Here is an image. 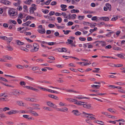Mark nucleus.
Masks as SVG:
<instances>
[{"mask_svg": "<svg viewBox=\"0 0 125 125\" xmlns=\"http://www.w3.org/2000/svg\"><path fill=\"white\" fill-rule=\"evenodd\" d=\"M57 20H58V22L60 23L62 21V18L60 17H58L57 18Z\"/></svg>", "mask_w": 125, "mask_h": 125, "instance_id": "obj_44", "label": "nucleus"}, {"mask_svg": "<svg viewBox=\"0 0 125 125\" xmlns=\"http://www.w3.org/2000/svg\"><path fill=\"white\" fill-rule=\"evenodd\" d=\"M7 59L8 60H12L13 59V58L12 57L7 55Z\"/></svg>", "mask_w": 125, "mask_h": 125, "instance_id": "obj_62", "label": "nucleus"}, {"mask_svg": "<svg viewBox=\"0 0 125 125\" xmlns=\"http://www.w3.org/2000/svg\"><path fill=\"white\" fill-rule=\"evenodd\" d=\"M108 65L111 67H115V64L112 63H109L108 64Z\"/></svg>", "mask_w": 125, "mask_h": 125, "instance_id": "obj_45", "label": "nucleus"}, {"mask_svg": "<svg viewBox=\"0 0 125 125\" xmlns=\"http://www.w3.org/2000/svg\"><path fill=\"white\" fill-rule=\"evenodd\" d=\"M83 106L84 108L89 109H91L90 108L92 107L91 104H84V103Z\"/></svg>", "mask_w": 125, "mask_h": 125, "instance_id": "obj_9", "label": "nucleus"}, {"mask_svg": "<svg viewBox=\"0 0 125 125\" xmlns=\"http://www.w3.org/2000/svg\"><path fill=\"white\" fill-rule=\"evenodd\" d=\"M9 22L10 23H12L14 24H16L17 23L16 22L15 20H9Z\"/></svg>", "mask_w": 125, "mask_h": 125, "instance_id": "obj_41", "label": "nucleus"}, {"mask_svg": "<svg viewBox=\"0 0 125 125\" xmlns=\"http://www.w3.org/2000/svg\"><path fill=\"white\" fill-rule=\"evenodd\" d=\"M84 114H85L88 115L86 116L87 118L88 119H90L91 120H94L96 119V118L92 116V115L94 116L93 115L91 114H89L86 113L85 112H83V113Z\"/></svg>", "mask_w": 125, "mask_h": 125, "instance_id": "obj_3", "label": "nucleus"}, {"mask_svg": "<svg viewBox=\"0 0 125 125\" xmlns=\"http://www.w3.org/2000/svg\"><path fill=\"white\" fill-rule=\"evenodd\" d=\"M0 38L3 40H6L7 39V37L5 36H0Z\"/></svg>", "mask_w": 125, "mask_h": 125, "instance_id": "obj_51", "label": "nucleus"}, {"mask_svg": "<svg viewBox=\"0 0 125 125\" xmlns=\"http://www.w3.org/2000/svg\"><path fill=\"white\" fill-rule=\"evenodd\" d=\"M16 42L17 44L19 45H23L24 44V43L22 42L19 40H16Z\"/></svg>", "mask_w": 125, "mask_h": 125, "instance_id": "obj_13", "label": "nucleus"}, {"mask_svg": "<svg viewBox=\"0 0 125 125\" xmlns=\"http://www.w3.org/2000/svg\"><path fill=\"white\" fill-rule=\"evenodd\" d=\"M43 108L44 110L48 111L51 110L50 108L47 107H43Z\"/></svg>", "mask_w": 125, "mask_h": 125, "instance_id": "obj_40", "label": "nucleus"}, {"mask_svg": "<svg viewBox=\"0 0 125 125\" xmlns=\"http://www.w3.org/2000/svg\"><path fill=\"white\" fill-rule=\"evenodd\" d=\"M20 92L17 90L14 91L13 93V94L15 95H17L19 94H20Z\"/></svg>", "mask_w": 125, "mask_h": 125, "instance_id": "obj_36", "label": "nucleus"}, {"mask_svg": "<svg viewBox=\"0 0 125 125\" xmlns=\"http://www.w3.org/2000/svg\"><path fill=\"white\" fill-rule=\"evenodd\" d=\"M79 11L78 10H75L74 9H73L71 10V12L72 13H78Z\"/></svg>", "mask_w": 125, "mask_h": 125, "instance_id": "obj_29", "label": "nucleus"}, {"mask_svg": "<svg viewBox=\"0 0 125 125\" xmlns=\"http://www.w3.org/2000/svg\"><path fill=\"white\" fill-rule=\"evenodd\" d=\"M48 27L50 28H54L55 27V25L54 24H50L48 25Z\"/></svg>", "mask_w": 125, "mask_h": 125, "instance_id": "obj_59", "label": "nucleus"}, {"mask_svg": "<svg viewBox=\"0 0 125 125\" xmlns=\"http://www.w3.org/2000/svg\"><path fill=\"white\" fill-rule=\"evenodd\" d=\"M34 49H31V52H36L37 51L39 48V47H34Z\"/></svg>", "mask_w": 125, "mask_h": 125, "instance_id": "obj_16", "label": "nucleus"}, {"mask_svg": "<svg viewBox=\"0 0 125 125\" xmlns=\"http://www.w3.org/2000/svg\"><path fill=\"white\" fill-rule=\"evenodd\" d=\"M60 7L62 8H65L67 7V6L65 5L61 4V5Z\"/></svg>", "mask_w": 125, "mask_h": 125, "instance_id": "obj_63", "label": "nucleus"}, {"mask_svg": "<svg viewBox=\"0 0 125 125\" xmlns=\"http://www.w3.org/2000/svg\"><path fill=\"white\" fill-rule=\"evenodd\" d=\"M83 24L84 25L86 26L90 25V24H91V23L89 22H86L85 21L83 22Z\"/></svg>", "mask_w": 125, "mask_h": 125, "instance_id": "obj_33", "label": "nucleus"}, {"mask_svg": "<svg viewBox=\"0 0 125 125\" xmlns=\"http://www.w3.org/2000/svg\"><path fill=\"white\" fill-rule=\"evenodd\" d=\"M20 49L21 50L25 51L26 52H28L29 51L28 49L23 47H21L20 48Z\"/></svg>", "mask_w": 125, "mask_h": 125, "instance_id": "obj_31", "label": "nucleus"}, {"mask_svg": "<svg viewBox=\"0 0 125 125\" xmlns=\"http://www.w3.org/2000/svg\"><path fill=\"white\" fill-rule=\"evenodd\" d=\"M38 88H39L40 89L42 90L43 91H47V90H48V89H46L40 86L38 87Z\"/></svg>", "mask_w": 125, "mask_h": 125, "instance_id": "obj_34", "label": "nucleus"}, {"mask_svg": "<svg viewBox=\"0 0 125 125\" xmlns=\"http://www.w3.org/2000/svg\"><path fill=\"white\" fill-rule=\"evenodd\" d=\"M123 66V65L122 64H118L115 65V67H121Z\"/></svg>", "mask_w": 125, "mask_h": 125, "instance_id": "obj_47", "label": "nucleus"}, {"mask_svg": "<svg viewBox=\"0 0 125 125\" xmlns=\"http://www.w3.org/2000/svg\"><path fill=\"white\" fill-rule=\"evenodd\" d=\"M34 15L35 16H38L39 17H41V16L40 14L38 12H35L34 13Z\"/></svg>", "mask_w": 125, "mask_h": 125, "instance_id": "obj_58", "label": "nucleus"}, {"mask_svg": "<svg viewBox=\"0 0 125 125\" xmlns=\"http://www.w3.org/2000/svg\"><path fill=\"white\" fill-rule=\"evenodd\" d=\"M54 14V12L53 11H51L50 12L49 14L50 16H51L53 15Z\"/></svg>", "mask_w": 125, "mask_h": 125, "instance_id": "obj_64", "label": "nucleus"}, {"mask_svg": "<svg viewBox=\"0 0 125 125\" xmlns=\"http://www.w3.org/2000/svg\"><path fill=\"white\" fill-rule=\"evenodd\" d=\"M90 91L91 92L98 93L99 90H90Z\"/></svg>", "mask_w": 125, "mask_h": 125, "instance_id": "obj_54", "label": "nucleus"}, {"mask_svg": "<svg viewBox=\"0 0 125 125\" xmlns=\"http://www.w3.org/2000/svg\"><path fill=\"white\" fill-rule=\"evenodd\" d=\"M51 1V0H47V1H46V2H45L44 3V4H45L46 5H48L49 4V3Z\"/></svg>", "mask_w": 125, "mask_h": 125, "instance_id": "obj_61", "label": "nucleus"}, {"mask_svg": "<svg viewBox=\"0 0 125 125\" xmlns=\"http://www.w3.org/2000/svg\"><path fill=\"white\" fill-rule=\"evenodd\" d=\"M47 105L51 107H53L54 108H56L57 106L55 104L50 101L47 102L46 103Z\"/></svg>", "mask_w": 125, "mask_h": 125, "instance_id": "obj_4", "label": "nucleus"}, {"mask_svg": "<svg viewBox=\"0 0 125 125\" xmlns=\"http://www.w3.org/2000/svg\"><path fill=\"white\" fill-rule=\"evenodd\" d=\"M7 50L8 51H11L13 50V48L10 46L9 44L6 47Z\"/></svg>", "mask_w": 125, "mask_h": 125, "instance_id": "obj_17", "label": "nucleus"}, {"mask_svg": "<svg viewBox=\"0 0 125 125\" xmlns=\"http://www.w3.org/2000/svg\"><path fill=\"white\" fill-rule=\"evenodd\" d=\"M59 105L60 106H67L66 104L63 103L62 102H60L59 104Z\"/></svg>", "mask_w": 125, "mask_h": 125, "instance_id": "obj_37", "label": "nucleus"}, {"mask_svg": "<svg viewBox=\"0 0 125 125\" xmlns=\"http://www.w3.org/2000/svg\"><path fill=\"white\" fill-rule=\"evenodd\" d=\"M26 83L24 81H21L20 83V84L22 86L23 85H25Z\"/></svg>", "mask_w": 125, "mask_h": 125, "instance_id": "obj_56", "label": "nucleus"}, {"mask_svg": "<svg viewBox=\"0 0 125 125\" xmlns=\"http://www.w3.org/2000/svg\"><path fill=\"white\" fill-rule=\"evenodd\" d=\"M100 43L101 46H104L106 45V42H105L101 41Z\"/></svg>", "mask_w": 125, "mask_h": 125, "instance_id": "obj_28", "label": "nucleus"}, {"mask_svg": "<svg viewBox=\"0 0 125 125\" xmlns=\"http://www.w3.org/2000/svg\"><path fill=\"white\" fill-rule=\"evenodd\" d=\"M10 3L9 1L7 0H6V1H5V3L4 4L6 5H8L10 4Z\"/></svg>", "mask_w": 125, "mask_h": 125, "instance_id": "obj_57", "label": "nucleus"}, {"mask_svg": "<svg viewBox=\"0 0 125 125\" xmlns=\"http://www.w3.org/2000/svg\"><path fill=\"white\" fill-rule=\"evenodd\" d=\"M7 39H6V40L7 42V44H10V43L11 41L13 39L12 37H10L9 38H8L7 37Z\"/></svg>", "mask_w": 125, "mask_h": 125, "instance_id": "obj_14", "label": "nucleus"}, {"mask_svg": "<svg viewBox=\"0 0 125 125\" xmlns=\"http://www.w3.org/2000/svg\"><path fill=\"white\" fill-rule=\"evenodd\" d=\"M26 17H27V19H28V20L29 19L31 20V19H33L34 18V17L30 16H28Z\"/></svg>", "mask_w": 125, "mask_h": 125, "instance_id": "obj_50", "label": "nucleus"}, {"mask_svg": "<svg viewBox=\"0 0 125 125\" xmlns=\"http://www.w3.org/2000/svg\"><path fill=\"white\" fill-rule=\"evenodd\" d=\"M31 23V21H27L26 23H24L22 24L23 26H28L29 24Z\"/></svg>", "mask_w": 125, "mask_h": 125, "instance_id": "obj_20", "label": "nucleus"}, {"mask_svg": "<svg viewBox=\"0 0 125 125\" xmlns=\"http://www.w3.org/2000/svg\"><path fill=\"white\" fill-rule=\"evenodd\" d=\"M65 99L70 103H73L77 101V100L76 99L69 98H66Z\"/></svg>", "mask_w": 125, "mask_h": 125, "instance_id": "obj_7", "label": "nucleus"}, {"mask_svg": "<svg viewBox=\"0 0 125 125\" xmlns=\"http://www.w3.org/2000/svg\"><path fill=\"white\" fill-rule=\"evenodd\" d=\"M25 78H28L29 80H31V81H33L34 80V79L32 78H31L30 77L28 76H25Z\"/></svg>", "mask_w": 125, "mask_h": 125, "instance_id": "obj_46", "label": "nucleus"}, {"mask_svg": "<svg viewBox=\"0 0 125 125\" xmlns=\"http://www.w3.org/2000/svg\"><path fill=\"white\" fill-rule=\"evenodd\" d=\"M24 88H27L29 89L32 90L36 92H38L39 91V90L38 89L34 88L33 87L30 86H24Z\"/></svg>", "mask_w": 125, "mask_h": 125, "instance_id": "obj_5", "label": "nucleus"}, {"mask_svg": "<svg viewBox=\"0 0 125 125\" xmlns=\"http://www.w3.org/2000/svg\"><path fill=\"white\" fill-rule=\"evenodd\" d=\"M106 7L107 9H108L109 11H111L112 10L111 6V5L109 3H106Z\"/></svg>", "mask_w": 125, "mask_h": 125, "instance_id": "obj_18", "label": "nucleus"}, {"mask_svg": "<svg viewBox=\"0 0 125 125\" xmlns=\"http://www.w3.org/2000/svg\"><path fill=\"white\" fill-rule=\"evenodd\" d=\"M16 67L18 69H23L24 68V67L23 66L21 65H16Z\"/></svg>", "mask_w": 125, "mask_h": 125, "instance_id": "obj_32", "label": "nucleus"}, {"mask_svg": "<svg viewBox=\"0 0 125 125\" xmlns=\"http://www.w3.org/2000/svg\"><path fill=\"white\" fill-rule=\"evenodd\" d=\"M17 111L15 110H12L7 112V113L9 115H11L13 114H15L18 113Z\"/></svg>", "mask_w": 125, "mask_h": 125, "instance_id": "obj_10", "label": "nucleus"}, {"mask_svg": "<svg viewBox=\"0 0 125 125\" xmlns=\"http://www.w3.org/2000/svg\"><path fill=\"white\" fill-rule=\"evenodd\" d=\"M44 60L42 59H39L36 60V61L38 62H41L43 61Z\"/></svg>", "mask_w": 125, "mask_h": 125, "instance_id": "obj_49", "label": "nucleus"}, {"mask_svg": "<svg viewBox=\"0 0 125 125\" xmlns=\"http://www.w3.org/2000/svg\"><path fill=\"white\" fill-rule=\"evenodd\" d=\"M84 16H79L78 17V19L79 20H82L84 19Z\"/></svg>", "mask_w": 125, "mask_h": 125, "instance_id": "obj_43", "label": "nucleus"}, {"mask_svg": "<svg viewBox=\"0 0 125 125\" xmlns=\"http://www.w3.org/2000/svg\"><path fill=\"white\" fill-rule=\"evenodd\" d=\"M73 115L75 116H78L80 115V113L79 111L77 110H74L72 112Z\"/></svg>", "mask_w": 125, "mask_h": 125, "instance_id": "obj_8", "label": "nucleus"}, {"mask_svg": "<svg viewBox=\"0 0 125 125\" xmlns=\"http://www.w3.org/2000/svg\"><path fill=\"white\" fill-rule=\"evenodd\" d=\"M25 99L26 100L30 101L32 102H36V99L34 98H25Z\"/></svg>", "mask_w": 125, "mask_h": 125, "instance_id": "obj_12", "label": "nucleus"}, {"mask_svg": "<svg viewBox=\"0 0 125 125\" xmlns=\"http://www.w3.org/2000/svg\"><path fill=\"white\" fill-rule=\"evenodd\" d=\"M17 9L19 11H21L22 10V8L21 6H19L17 8Z\"/></svg>", "mask_w": 125, "mask_h": 125, "instance_id": "obj_38", "label": "nucleus"}, {"mask_svg": "<svg viewBox=\"0 0 125 125\" xmlns=\"http://www.w3.org/2000/svg\"><path fill=\"white\" fill-rule=\"evenodd\" d=\"M36 9V7H31L30 8V10H31V11H34Z\"/></svg>", "mask_w": 125, "mask_h": 125, "instance_id": "obj_53", "label": "nucleus"}, {"mask_svg": "<svg viewBox=\"0 0 125 125\" xmlns=\"http://www.w3.org/2000/svg\"><path fill=\"white\" fill-rule=\"evenodd\" d=\"M107 110L112 113H115V112L113 110V109L112 108H109L107 109Z\"/></svg>", "mask_w": 125, "mask_h": 125, "instance_id": "obj_42", "label": "nucleus"}, {"mask_svg": "<svg viewBox=\"0 0 125 125\" xmlns=\"http://www.w3.org/2000/svg\"><path fill=\"white\" fill-rule=\"evenodd\" d=\"M66 92H68L73 93H79L78 92H76L75 91H73L71 89L67 90H66Z\"/></svg>", "mask_w": 125, "mask_h": 125, "instance_id": "obj_25", "label": "nucleus"}, {"mask_svg": "<svg viewBox=\"0 0 125 125\" xmlns=\"http://www.w3.org/2000/svg\"><path fill=\"white\" fill-rule=\"evenodd\" d=\"M37 31L39 33L41 34H44L46 32L45 29L43 28L41 25H39L38 26V29Z\"/></svg>", "mask_w": 125, "mask_h": 125, "instance_id": "obj_2", "label": "nucleus"}, {"mask_svg": "<svg viewBox=\"0 0 125 125\" xmlns=\"http://www.w3.org/2000/svg\"><path fill=\"white\" fill-rule=\"evenodd\" d=\"M80 0H72V3L73 4H76V2H79Z\"/></svg>", "mask_w": 125, "mask_h": 125, "instance_id": "obj_27", "label": "nucleus"}, {"mask_svg": "<svg viewBox=\"0 0 125 125\" xmlns=\"http://www.w3.org/2000/svg\"><path fill=\"white\" fill-rule=\"evenodd\" d=\"M29 113H31V115L35 116H39V114L37 113L34 111H29Z\"/></svg>", "mask_w": 125, "mask_h": 125, "instance_id": "obj_11", "label": "nucleus"}, {"mask_svg": "<svg viewBox=\"0 0 125 125\" xmlns=\"http://www.w3.org/2000/svg\"><path fill=\"white\" fill-rule=\"evenodd\" d=\"M68 108L66 107H64L62 108H58L57 110L62 112H66L68 111Z\"/></svg>", "mask_w": 125, "mask_h": 125, "instance_id": "obj_6", "label": "nucleus"}, {"mask_svg": "<svg viewBox=\"0 0 125 125\" xmlns=\"http://www.w3.org/2000/svg\"><path fill=\"white\" fill-rule=\"evenodd\" d=\"M32 2V0H26L25 1H24V3L30 5L31 3V2Z\"/></svg>", "mask_w": 125, "mask_h": 125, "instance_id": "obj_19", "label": "nucleus"}, {"mask_svg": "<svg viewBox=\"0 0 125 125\" xmlns=\"http://www.w3.org/2000/svg\"><path fill=\"white\" fill-rule=\"evenodd\" d=\"M116 56L121 59H125V57H124L123 54H116Z\"/></svg>", "mask_w": 125, "mask_h": 125, "instance_id": "obj_21", "label": "nucleus"}, {"mask_svg": "<svg viewBox=\"0 0 125 125\" xmlns=\"http://www.w3.org/2000/svg\"><path fill=\"white\" fill-rule=\"evenodd\" d=\"M17 104L21 106H24V103L22 102L21 101H18L17 102Z\"/></svg>", "mask_w": 125, "mask_h": 125, "instance_id": "obj_30", "label": "nucleus"}, {"mask_svg": "<svg viewBox=\"0 0 125 125\" xmlns=\"http://www.w3.org/2000/svg\"><path fill=\"white\" fill-rule=\"evenodd\" d=\"M57 2L55 1H53L51 3V5L52 6H54L56 4Z\"/></svg>", "mask_w": 125, "mask_h": 125, "instance_id": "obj_52", "label": "nucleus"}, {"mask_svg": "<svg viewBox=\"0 0 125 125\" xmlns=\"http://www.w3.org/2000/svg\"><path fill=\"white\" fill-rule=\"evenodd\" d=\"M76 98L77 99H90L89 97H81L80 96H78L76 97Z\"/></svg>", "mask_w": 125, "mask_h": 125, "instance_id": "obj_26", "label": "nucleus"}, {"mask_svg": "<svg viewBox=\"0 0 125 125\" xmlns=\"http://www.w3.org/2000/svg\"><path fill=\"white\" fill-rule=\"evenodd\" d=\"M23 8L24 10V11L25 12H27L28 11L27 7L26 5H24L23 6Z\"/></svg>", "mask_w": 125, "mask_h": 125, "instance_id": "obj_24", "label": "nucleus"}, {"mask_svg": "<svg viewBox=\"0 0 125 125\" xmlns=\"http://www.w3.org/2000/svg\"><path fill=\"white\" fill-rule=\"evenodd\" d=\"M39 67H34L32 68V71H35L38 69Z\"/></svg>", "mask_w": 125, "mask_h": 125, "instance_id": "obj_48", "label": "nucleus"}, {"mask_svg": "<svg viewBox=\"0 0 125 125\" xmlns=\"http://www.w3.org/2000/svg\"><path fill=\"white\" fill-rule=\"evenodd\" d=\"M101 19H102L103 20L105 21H107L109 20V18L107 17H101L100 18Z\"/></svg>", "mask_w": 125, "mask_h": 125, "instance_id": "obj_22", "label": "nucleus"}, {"mask_svg": "<svg viewBox=\"0 0 125 125\" xmlns=\"http://www.w3.org/2000/svg\"><path fill=\"white\" fill-rule=\"evenodd\" d=\"M76 102L74 103L75 104H76L79 105H83V104L85 103L84 102H82L81 101H76Z\"/></svg>", "mask_w": 125, "mask_h": 125, "instance_id": "obj_15", "label": "nucleus"}, {"mask_svg": "<svg viewBox=\"0 0 125 125\" xmlns=\"http://www.w3.org/2000/svg\"><path fill=\"white\" fill-rule=\"evenodd\" d=\"M10 109V108L8 107H5L3 108V110L4 111H5L6 110H9Z\"/></svg>", "mask_w": 125, "mask_h": 125, "instance_id": "obj_60", "label": "nucleus"}, {"mask_svg": "<svg viewBox=\"0 0 125 125\" xmlns=\"http://www.w3.org/2000/svg\"><path fill=\"white\" fill-rule=\"evenodd\" d=\"M62 15L64 17V18H70L71 17L70 14L68 15V16H67L66 17H65L66 16V14L65 13L62 12Z\"/></svg>", "mask_w": 125, "mask_h": 125, "instance_id": "obj_23", "label": "nucleus"}, {"mask_svg": "<svg viewBox=\"0 0 125 125\" xmlns=\"http://www.w3.org/2000/svg\"><path fill=\"white\" fill-rule=\"evenodd\" d=\"M68 42H66V43L67 44H71L73 42V41L72 40L68 39L67 40Z\"/></svg>", "mask_w": 125, "mask_h": 125, "instance_id": "obj_35", "label": "nucleus"}, {"mask_svg": "<svg viewBox=\"0 0 125 125\" xmlns=\"http://www.w3.org/2000/svg\"><path fill=\"white\" fill-rule=\"evenodd\" d=\"M75 34L76 35H79L81 34V33L79 31H77L75 33Z\"/></svg>", "mask_w": 125, "mask_h": 125, "instance_id": "obj_55", "label": "nucleus"}, {"mask_svg": "<svg viewBox=\"0 0 125 125\" xmlns=\"http://www.w3.org/2000/svg\"><path fill=\"white\" fill-rule=\"evenodd\" d=\"M6 123V124L8 125H12L14 124L13 122L11 121H7Z\"/></svg>", "mask_w": 125, "mask_h": 125, "instance_id": "obj_39", "label": "nucleus"}, {"mask_svg": "<svg viewBox=\"0 0 125 125\" xmlns=\"http://www.w3.org/2000/svg\"><path fill=\"white\" fill-rule=\"evenodd\" d=\"M16 10L13 9H10L9 11V14L11 16H14L17 15V12Z\"/></svg>", "mask_w": 125, "mask_h": 125, "instance_id": "obj_1", "label": "nucleus"}]
</instances>
